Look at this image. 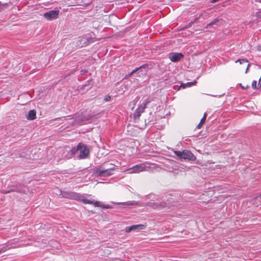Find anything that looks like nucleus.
Instances as JSON below:
<instances>
[{
    "label": "nucleus",
    "instance_id": "23",
    "mask_svg": "<svg viewBox=\"0 0 261 261\" xmlns=\"http://www.w3.org/2000/svg\"><path fill=\"white\" fill-rule=\"evenodd\" d=\"M258 88L260 87H261V76H260V77L258 81V85H257Z\"/></svg>",
    "mask_w": 261,
    "mask_h": 261
},
{
    "label": "nucleus",
    "instance_id": "12",
    "mask_svg": "<svg viewBox=\"0 0 261 261\" xmlns=\"http://www.w3.org/2000/svg\"><path fill=\"white\" fill-rule=\"evenodd\" d=\"M150 206L154 209L158 208H170V206L167 205L166 203L162 202L151 203Z\"/></svg>",
    "mask_w": 261,
    "mask_h": 261
},
{
    "label": "nucleus",
    "instance_id": "6",
    "mask_svg": "<svg viewBox=\"0 0 261 261\" xmlns=\"http://www.w3.org/2000/svg\"><path fill=\"white\" fill-rule=\"evenodd\" d=\"M62 196L63 198L77 200L80 199L81 194L73 192H62Z\"/></svg>",
    "mask_w": 261,
    "mask_h": 261
},
{
    "label": "nucleus",
    "instance_id": "22",
    "mask_svg": "<svg viewBox=\"0 0 261 261\" xmlns=\"http://www.w3.org/2000/svg\"><path fill=\"white\" fill-rule=\"evenodd\" d=\"M203 125V124L201 123V122H200L199 123V124L197 125V128L198 129H200V128H201V127Z\"/></svg>",
    "mask_w": 261,
    "mask_h": 261
},
{
    "label": "nucleus",
    "instance_id": "1",
    "mask_svg": "<svg viewBox=\"0 0 261 261\" xmlns=\"http://www.w3.org/2000/svg\"><path fill=\"white\" fill-rule=\"evenodd\" d=\"M110 167L106 168L102 166H99L95 170V174L98 176L108 177L113 174L116 170L115 166L114 164H109Z\"/></svg>",
    "mask_w": 261,
    "mask_h": 261
},
{
    "label": "nucleus",
    "instance_id": "26",
    "mask_svg": "<svg viewBox=\"0 0 261 261\" xmlns=\"http://www.w3.org/2000/svg\"><path fill=\"white\" fill-rule=\"evenodd\" d=\"M257 47H258V48H259V47H260V48H261V46H258Z\"/></svg>",
    "mask_w": 261,
    "mask_h": 261
},
{
    "label": "nucleus",
    "instance_id": "19",
    "mask_svg": "<svg viewBox=\"0 0 261 261\" xmlns=\"http://www.w3.org/2000/svg\"><path fill=\"white\" fill-rule=\"evenodd\" d=\"M206 117H207V115L205 113L204 114H203V116L202 117V118H201V119L200 120V122L201 123H203L204 124L205 122V120H206Z\"/></svg>",
    "mask_w": 261,
    "mask_h": 261
},
{
    "label": "nucleus",
    "instance_id": "24",
    "mask_svg": "<svg viewBox=\"0 0 261 261\" xmlns=\"http://www.w3.org/2000/svg\"><path fill=\"white\" fill-rule=\"evenodd\" d=\"M110 99H111V97L110 96H108L107 97H106V98L104 99V100L105 101H107L110 100Z\"/></svg>",
    "mask_w": 261,
    "mask_h": 261
},
{
    "label": "nucleus",
    "instance_id": "20",
    "mask_svg": "<svg viewBox=\"0 0 261 261\" xmlns=\"http://www.w3.org/2000/svg\"><path fill=\"white\" fill-rule=\"evenodd\" d=\"M251 86H252V88L254 89L258 88V87H257V86H256V81H253L252 82Z\"/></svg>",
    "mask_w": 261,
    "mask_h": 261
},
{
    "label": "nucleus",
    "instance_id": "18",
    "mask_svg": "<svg viewBox=\"0 0 261 261\" xmlns=\"http://www.w3.org/2000/svg\"><path fill=\"white\" fill-rule=\"evenodd\" d=\"M219 21V19L218 18H216V19H215L213 21L210 22V23H208L207 26L205 27V28H208V27L210 26H211L213 24H217V22H218Z\"/></svg>",
    "mask_w": 261,
    "mask_h": 261
},
{
    "label": "nucleus",
    "instance_id": "3",
    "mask_svg": "<svg viewBox=\"0 0 261 261\" xmlns=\"http://www.w3.org/2000/svg\"><path fill=\"white\" fill-rule=\"evenodd\" d=\"M150 164L147 162L141 163L135 165L132 168H128L124 171H127L129 174L139 173L142 172L147 171V168H149Z\"/></svg>",
    "mask_w": 261,
    "mask_h": 261
},
{
    "label": "nucleus",
    "instance_id": "16",
    "mask_svg": "<svg viewBox=\"0 0 261 261\" xmlns=\"http://www.w3.org/2000/svg\"><path fill=\"white\" fill-rule=\"evenodd\" d=\"M136 73L138 74V76L139 77H142L147 74V70H143L142 69V70L137 71Z\"/></svg>",
    "mask_w": 261,
    "mask_h": 261
},
{
    "label": "nucleus",
    "instance_id": "13",
    "mask_svg": "<svg viewBox=\"0 0 261 261\" xmlns=\"http://www.w3.org/2000/svg\"><path fill=\"white\" fill-rule=\"evenodd\" d=\"M26 118L29 120H33L36 118V111L35 110H30L26 116Z\"/></svg>",
    "mask_w": 261,
    "mask_h": 261
},
{
    "label": "nucleus",
    "instance_id": "4",
    "mask_svg": "<svg viewBox=\"0 0 261 261\" xmlns=\"http://www.w3.org/2000/svg\"><path fill=\"white\" fill-rule=\"evenodd\" d=\"M174 154L180 159H188L190 161H194L196 160V157L193 153L188 150L182 151H174Z\"/></svg>",
    "mask_w": 261,
    "mask_h": 261
},
{
    "label": "nucleus",
    "instance_id": "27",
    "mask_svg": "<svg viewBox=\"0 0 261 261\" xmlns=\"http://www.w3.org/2000/svg\"><path fill=\"white\" fill-rule=\"evenodd\" d=\"M258 49L259 50H260V49H261V48H260V47H259V48H258Z\"/></svg>",
    "mask_w": 261,
    "mask_h": 261
},
{
    "label": "nucleus",
    "instance_id": "9",
    "mask_svg": "<svg viewBox=\"0 0 261 261\" xmlns=\"http://www.w3.org/2000/svg\"><path fill=\"white\" fill-rule=\"evenodd\" d=\"M149 102V101H144L142 103L143 106L139 107L135 111L134 114V118L136 120L139 119L141 114L144 112V109L146 107V105Z\"/></svg>",
    "mask_w": 261,
    "mask_h": 261
},
{
    "label": "nucleus",
    "instance_id": "5",
    "mask_svg": "<svg viewBox=\"0 0 261 261\" xmlns=\"http://www.w3.org/2000/svg\"><path fill=\"white\" fill-rule=\"evenodd\" d=\"M239 63V66L237 67L238 70L240 71L244 70L245 72L247 73L249 66L248 61L245 59H239L236 61V63Z\"/></svg>",
    "mask_w": 261,
    "mask_h": 261
},
{
    "label": "nucleus",
    "instance_id": "21",
    "mask_svg": "<svg viewBox=\"0 0 261 261\" xmlns=\"http://www.w3.org/2000/svg\"><path fill=\"white\" fill-rule=\"evenodd\" d=\"M240 85L243 89H246L249 87V86L247 84H240Z\"/></svg>",
    "mask_w": 261,
    "mask_h": 261
},
{
    "label": "nucleus",
    "instance_id": "2",
    "mask_svg": "<svg viewBox=\"0 0 261 261\" xmlns=\"http://www.w3.org/2000/svg\"><path fill=\"white\" fill-rule=\"evenodd\" d=\"M77 201H82L84 204H92L95 207H101L103 209H110L112 208V207L109 204H103L100 201L95 200L94 199H89L86 198H84V196L81 194L80 199Z\"/></svg>",
    "mask_w": 261,
    "mask_h": 261
},
{
    "label": "nucleus",
    "instance_id": "10",
    "mask_svg": "<svg viewBox=\"0 0 261 261\" xmlns=\"http://www.w3.org/2000/svg\"><path fill=\"white\" fill-rule=\"evenodd\" d=\"M184 57V55L181 53H173L169 55L170 60L173 62L179 61Z\"/></svg>",
    "mask_w": 261,
    "mask_h": 261
},
{
    "label": "nucleus",
    "instance_id": "7",
    "mask_svg": "<svg viewBox=\"0 0 261 261\" xmlns=\"http://www.w3.org/2000/svg\"><path fill=\"white\" fill-rule=\"evenodd\" d=\"M59 10H51L44 13L43 16L47 20H52L57 19L59 17Z\"/></svg>",
    "mask_w": 261,
    "mask_h": 261
},
{
    "label": "nucleus",
    "instance_id": "15",
    "mask_svg": "<svg viewBox=\"0 0 261 261\" xmlns=\"http://www.w3.org/2000/svg\"><path fill=\"white\" fill-rule=\"evenodd\" d=\"M146 66V65H143L142 66H141L139 68H137L136 69L133 70L130 73H129L128 74H127L125 76V78H128V77L131 76L134 73H136L137 71L142 70V69L145 68Z\"/></svg>",
    "mask_w": 261,
    "mask_h": 261
},
{
    "label": "nucleus",
    "instance_id": "17",
    "mask_svg": "<svg viewBox=\"0 0 261 261\" xmlns=\"http://www.w3.org/2000/svg\"><path fill=\"white\" fill-rule=\"evenodd\" d=\"M255 16L256 17V19H255L257 21H261V11H259L256 13Z\"/></svg>",
    "mask_w": 261,
    "mask_h": 261
},
{
    "label": "nucleus",
    "instance_id": "25",
    "mask_svg": "<svg viewBox=\"0 0 261 261\" xmlns=\"http://www.w3.org/2000/svg\"><path fill=\"white\" fill-rule=\"evenodd\" d=\"M216 1H212V3H214V2H216Z\"/></svg>",
    "mask_w": 261,
    "mask_h": 261
},
{
    "label": "nucleus",
    "instance_id": "28",
    "mask_svg": "<svg viewBox=\"0 0 261 261\" xmlns=\"http://www.w3.org/2000/svg\"><path fill=\"white\" fill-rule=\"evenodd\" d=\"M1 252H2V250H1V251H0V253H1Z\"/></svg>",
    "mask_w": 261,
    "mask_h": 261
},
{
    "label": "nucleus",
    "instance_id": "8",
    "mask_svg": "<svg viewBox=\"0 0 261 261\" xmlns=\"http://www.w3.org/2000/svg\"><path fill=\"white\" fill-rule=\"evenodd\" d=\"M80 150V157L81 159H85L87 157L89 153L88 148L84 145L82 143H79L77 146V148L75 151Z\"/></svg>",
    "mask_w": 261,
    "mask_h": 261
},
{
    "label": "nucleus",
    "instance_id": "14",
    "mask_svg": "<svg viewBox=\"0 0 261 261\" xmlns=\"http://www.w3.org/2000/svg\"><path fill=\"white\" fill-rule=\"evenodd\" d=\"M196 83H197L196 81H194L193 82H188L187 83H182V84H181V85L180 86V88L185 89L187 87H190L192 86L196 85Z\"/></svg>",
    "mask_w": 261,
    "mask_h": 261
},
{
    "label": "nucleus",
    "instance_id": "11",
    "mask_svg": "<svg viewBox=\"0 0 261 261\" xmlns=\"http://www.w3.org/2000/svg\"><path fill=\"white\" fill-rule=\"evenodd\" d=\"M146 228V226L143 224H137V225H133L129 227H126L125 228V232L127 233L130 232L131 231L135 229H140L142 230Z\"/></svg>",
    "mask_w": 261,
    "mask_h": 261
}]
</instances>
